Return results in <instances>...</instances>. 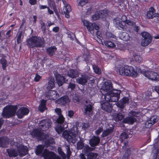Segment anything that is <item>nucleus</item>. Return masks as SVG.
Masks as SVG:
<instances>
[{"mask_svg":"<svg viewBox=\"0 0 159 159\" xmlns=\"http://www.w3.org/2000/svg\"><path fill=\"white\" fill-rule=\"evenodd\" d=\"M47 101L43 99L41 102V103L39 107V111L42 112H44L45 110L47 108L46 107V103Z\"/></svg>","mask_w":159,"mask_h":159,"instance_id":"obj_31","label":"nucleus"},{"mask_svg":"<svg viewBox=\"0 0 159 159\" xmlns=\"http://www.w3.org/2000/svg\"><path fill=\"white\" fill-rule=\"evenodd\" d=\"M84 143L83 140L80 139V141H78L77 143V148L78 149H82L84 146Z\"/></svg>","mask_w":159,"mask_h":159,"instance_id":"obj_43","label":"nucleus"},{"mask_svg":"<svg viewBox=\"0 0 159 159\" xmlns=\"http://www.w3.org/2000/svg\"><path fill=\"white\" fill-rule=\"evenodd\" d=\"M51 123L47 119H43L39 122V126L43 131H46L51 126Z\"/></svg>","mask_w":159,"mask_h":159,"instance_id":"obj_12","label":"nucleus"},{"mask_svg":"<svg viewBox=\"0 0 159 159\" xmlns=\"http://www.w3.org/2000/svg\"><path fill=\"white\" fill-rule=\"evenodd\" d=\"M121 39L125 41L129 40L130 38L129 34L126 32H123L120 35Z\"/></svg>","mask_w":159,"mask_h":159,"instance_id":"obj_35","label":"nucleus"},{"mask_svg":"<svg viewBox=\"0 0 159 159\" xmlns=\"http://www.w3.org/2000/svg\"><path fill=\"white\" fill-rule=\"evenodd\" d=\"M84 106L85 108L84 113L85 114L89 115L92 111L93 104L90 103L89 104L85 105Z\"/></svg>","mask_w":159,"mask_h":159,"instance_id":"obj_25","label":"nucleus"},{"mask_svg":"<svg viewBox=\"0 0 159 159\" xmlns=\"http://www.w3.org/2000/svg\"><path fill=\"white\" fill-rule=\"evenodd\" d=\"M23 32L22 31H19L16 34V38H17V44H20L22 41V39L23 37L21 38Z\"/></svg>","mask_w":159,"mask_h":159,"instance_id":"obj_38","label":"nucleus"},{"mask_svg":"<svg viewBox=\"0 0 159 159\" xmlns=\"http://www.w3.org/2000/svg\"><path fill=\"white\" fill-rule=\"evenodd\" d=\"M129 115L132 117L138 118V115L139 114V112L131 111L129 113Z\"/></svg>","mask_w":159,"mask_h":159,"instance_id":"obj_45","label":"nucleus"},{"mask_svg":"<svg viewBox=\"0 0 159 159\" xmlns=\"http://www.w3.org/2000/svg\"><path fill=\"white\" fill-rule=\"evenodd\" d=\"M137 120L135 118L132 117L131 116L126 117L124 118L123 120L124 123L132 124L136 122Z\"/></svg>","mask_w":159,"mask_h":159,"instance_id":"obj_24","label":"nucleus"},{"mask_svg":"<svg viewBox=\"0 0 159 159\" xmlns=\"http://www.w3.org/2000/svg\"><path fill=\"white\" fill-rule=\"evenodd\" d=\"M124 117V115L120 113L115 114L113 116L114 120L116 122L122 120Z\"/></svg>","mask_w":159,"mask_h":159,"instance_id":"obj_34","label":"nucleus"},{"mask_svg":"<svg viewBox=\"0 0 159 159\" xmlns=\"http://www.w3.org/2000/svg\"><path fill=\"white\" fill-rule=\"evenodd\" d=\"M142 37L143 38L141 41V45L143 46H146L151 42L152 37L150 34L147 32L144 31L141 33Z\"/></svg>","mask_w":159,"mask_h":159,"instance_id":"obj_7","label":"nucleus"},{"mask_svg":"<svg viewBox=\"0 0 159 159\" xmlns=\"http://www.w3.org/2000/svg\"><path fill=\"white\" fill-rule=\"evenodd\" d=\"M44 148L45 146L42 144H39L37 146L35 151L36 155L37 156L41 155L43 157V154L45 150V149H44Z\"/></svg>","mask_w":159,"mask_h":159,"instance_id":"obj_21","label":"nucleus"},{"mask_svg":"<svg viewBox=\"0 0 159 159\" xmlns=\"http://www.w3.org/2000/svg\"><path fill=\"white\" fill-rule=\"evenodd\" d=\"M120 90H114L111 92L106 93L104 97L106 101L101 103L102 109L107 112H111L113 106L109 102H117L120 98Z\"/></svg>","mask_w":159,"mask_h":159,"instance_id":"obj_1","label":"nucleus"},{"mask_svg":"<svg viewBox=\"0 0 159 159\" xmlns=\"http://www.w3.org/2000/svg\"><path fill=\"white\" fill-rule=\"evenodd\" d=\"M65 118L62 115L59 116L58 118L57 119V122L59 124H61L64 122Z\"/></svg>","mask_w":159,"mask_h":159,"instance_id":"obj_47","label":"nucleus"},{"mask_svg":"<svg viewBox=\"0 0 159 159\" xmlns=\"http://www.w3.org/2000/svg\"><path fill=\"white\" fill-rule=\"evenodd\" d=\"M17 109L16 106L7 105L3 108L2 115L7 118L12 117L15 115Z\"/></svg>","mask_w":159,"mask_h":159,"instance_id":"obj_4","label":"nucleus"},{"mask_svg":"<svg viewBox=\"0 0 159 159\" xmlns=\"http://www.w3.org/2000/svg\"><path fill=\"white\" fill-rule=\"evenodd\" d=\"M67 75L70 78H74L78 77L79 74L78 71L76 70L70 69L68 71Z\"/></svg>","mask_w":159,"mask_h":159,"instance_id":"obj_29","label":"nucleus"},{"mask_svg":"<svg viewBox=\"0 0 159 159\" xmlns=\"http://www.w3.org/2000/svg\"><path fill=\"white\" fill-rule=\"evenodd\" d=\"M70 102V99L67 95L61 97L57 100L58 103L61 106H64Z\"/></svg>","mask_w":159,"mask_h":159,"instance_id":"obj_17","label":"nucleus"},{"mask_svg":"<svg viewBox=\"0 0 159 159\" xmlns=\"http://www.w3.org/2000/svg\"><path fill=\"white\" fill-rule=\"evenodd\" d=\"M55 78L57 84L59 86H61L66 81V78L59 74L55 75Z\"/></svg>","mask_w":159,"mask_h":159,"instance_id":"obj_22","label":"nucleus"},{"mask_svg":"<svg viewBox=\"0 0 159 159\" xmlns=\"http://www.w3.org/2000/svg\"><path fill=\"white\" fill-rule=\"evenodd\" d=\"M115 21L116 23L115 25L119 30L123 31L126 30L127 26L125 24V23L120 19H115Z\"/></svg>","mask_w":159,"mask_h":159,"instance_id":"obj_16","label":"nucleus"},{"mask_svg":"<svg viewBox=\"0 0 159 159\" xmlns=\"http://www.w3.org/2000/svg\"><path fill=\"white\" fill-rule=\"evenodd\" d=\"M98 11H96L92 16V19L94 20H96L100 19Z\"/></svg>","mask_w":159,"mask_h":159,"instance_id":"obj_55","label":"nucleus"},{"mask_svg":"<svg viewBox=\"0 0 159 159\" xmlns=\"http://www.w3.org/2000/svg\"><path fill=\"white\" fill-rule=\"evenodd\" d=\"M56 129L58 134H60L63 131L64 129V127L63 126L60 125L57 127L56 128Z\"/></svg>","mask_w":159,"mask_h":159,"instance_id":"obj_53","label":"nucleus"},{"mask_svg":"<svg viewBox=\"0 0 159 159\" xmlns=\"http://www.w3.org/2000/svg\"><path fill=\"white\" fill-rule=\"evenodd\" d=\"M55 87L54 80L53 78H51L48 82L46 88L48 90L52 89Z\"/></svg>","mask_w":159,"mask_h":159,"instance_id":"obj_37","label":"nucleus"},{"mask_svg":"<svg viewBox=\"0 0 159 159\" xmlns=\"http://www.w3.org/2000/svg\"><path fill=\"white\" fill-rule=\"evenodd\" d=\"M88 80H89V84H90L92 86L95 83V78L93 76H88Z\"/></svg>","mask_w":159,"mask_h":159,"instance_id":"obj_44","label":"nucleus"},{"mask_svg":"<svg viewBox=\"0 0 159 159\" xmlns=\"http://www.w3.org/2000/svg\"><path fill=\"white\" fill-rule=\"evenodd\" d=\"M83 25L85 27L90 34H94V30H99V25L95 23H92L89 20L83 19L82 20Z\"/></svg>","mask_w":159,"mask_h":159,"instance_id":"obj_5","label":"nucleus"},{"mask_svg":"<svg viewBox=\"0 0 159 159\" xmlns=\"http://www.w3.org/2000/svg\"><path fill=\"white\" fill-rule=\"evenodd\" d=\"M88 2V0H80L78 3V5L80 6H83L86 4Z\"/></svg>","mask_w":159,"mask_h":159,"instance_id":"obj_54","label":"nucleus"},{"mask_svg":"<svg viewBox=\"0 0 159 159\" xmlns=\"http://www.w3.org/2000/svg\"><path fill=\"white\" fill-rule=\"evenodd\" d=\"M119 74L124 76H131L136 77L138 76V73L135 71V70L131 66H126L120 67L119 70Z\"/></svg>","mask_w":159,"mask_h":159,"instance_id":"obj_3","label":"nucleus"},{"mask_svg":"<svg viewBox=\"0 0 159 159\" xmlns=\"http://www.w3.org/2000/svg\"><path fill=\"white\" fill-rule=\"evenodd\" d=\"M8 144V141L7 138L4 137H0V147H7Z\"/></svg>","mask_w":159,"mask_h":159,"instance_id":"obj_33","label":"nucleus"},{"mask_svg":"<svg viewBox=\"0 0 159 159\" xmlns=\"http://www.w3.org/2000/svg\"><path fill=\"white\" fill-rule=\"evenodd\" d=\"M103 131V128L102 126L99 127L98 129H97L95 131V134L97 135H99Z\"/></svg>","mask_w":159,"mask_h":159,"instance_id":"obj_57","label":"nucleus"},{"mask_svg":"<svg viewBox=\"0 0 159 159\" xmlns=\"http://www.w3.org/2000/svg\"><path fill=\"white\" fill-rule=\"evenodd\" d=\"M94 34L93 35H96L98 37H101V32L99 30H94Z\"/></svg>","mask_w":159,"mask_h":159,"instance_id":"obj_60","label":"nucleus"},{"mask_svg":"<svg viewBox=\"0 0 159 159\" xmlns=\"http://www.w3.org/2000/svg\"><path fill=\"white\" fill-rule=\"evenodd\" d=\"M62 2L64 5L63 8V12L65 15V17L67 18H69L70 17L69 13L72 10L71 6L67 3L66 0H62Z\"/></svg>","mask_w":159,"mask_h":159,"instance_id":"obj_13","label":"nucleus"},{"mask_svg":"<svg viewBox=\"0 0 159 159\" xmlns=\"http://www.w3.org/2000/svg\"><path fill=\"white\" fill-rule=\"evenodd\" d=\"M57 50V48L55 46H51L47 48L46 52L48 55L51 57L55 54Z\"/></svg>","mask_w":159,"mask_h":159,"instance_id":"obj_32","label":"nucleus"},{"mask_svg":"<svg viewBox=\"0 0 159 159\" xmlns=\"http://www.w3.org/2000/svg\"><path fill=\"white\" fill-rule=\"evenodd\" d=\"M135 22L131 20L130 19H128L125 23V24L127 25H128L131 26H133L135 25Z\"/></svg>","mask_w":159,"mask_h":159,"instance_id":"obj_51","label":"nucleus"},{"mask_svg":"<svg viewBox=\"0 0 159 159\" xmlns=\"http://www.w3.org/2000/svg\"><path fill=\"white\" fill-rule=\"evenodd\" d=\"M129 103V98L128 97H124L116 104L117 107L120 110V111L122 112L123 109L125 107L126 104Z\"/></svg>","mask_w":159,"mask_h":159,"instance_id":"obj_10","label":"nucleus"},{"mask_svg":"<svg viewBox=\"0 0 159 159\" xmlns=\"http://www.w3.org/2000/svg\"><path fill=\"white\" fill-rule=\"evenodd\" d=\"M113 132V129L111 128H108L106 130H104L101 135L102 137H105L108 136L110 134L112 133Z\"/></svg>","mask_w":159,"mask_h":159,"instance_id":"obj_39","label":"nucleus"},{"mask_svg":"<svg viewBox=\"0 0 159 159\" xmlns=\"http://www.w3.org/2000/svg\"><path fill=\"white\" fill-rule=\"evenodd\" d=\"M64 137L66 139L67 141L73 143H75L77 140L76 138V134L70 131L64 132L62 134Z\"/></svg>","mask_w":159,"mask_h":159,"instance_id":"obj_6","label":"nucleus"},{"mask_svg":"<svg viewBox=\"0 0 159 159\" xmlns=\"http://www.w3.org/2000/svg\"><path fill=\"white\" fill-rule=\"evenodd\" d=\"M151 119H150V120H149L148 121H146L145 124L146 127L147 128H149L150 127L156 122V119H154L153 120V121L151 122Z\"/></svg>","mask_w":159,"mask_h":159,"instance_id":"obj_42","label":"nucleus"},{"mask_svg":"<svg viewBox=\"0 0 159 159\" xmlns=\"http://www.w3.org/2000/svg\"><path fill=\"white\" fill-rule=\"evenodd\" d=\"M135 71H136L138 74V73H140L143 75L144 72V71H143L139 67H136V70H135Z\"/></svg>","mask_w":159,"mask_h":159,"instance_id":"obj_62","label":"nucleus"},{"mask_svg":"<svg viewBox=\"0 0 159 159\" xmlns=\"http://www.w3.org/2000/svg\"><path fill=\"white\" fill-rule=\"evenodd\" d=\"M67 148H66L67 155L66 157L67 159H69L70 156L71 155V152L70 148L69 145H67Z\"/></svg>","mask_w":159,"mask_h":159,"instance_id":"obj_52","label":"nucleus"},{"mask_svg":"<svg viewBox=\"0 0 159 159\" xmlns=\"http://www.w3.org/2000/svg\"><path fill=\"white\" fill-rule=\"evenodd\" d=\"M59 154L62 157L63 159H66V157L64 152L62 150L61 148H59L58 149Z\"/></svg>","mask_w":159,"mask_h":159,"instance_id":"obj_48","label":"nucleus"},{"mask_svg":"<svg viewBox=\"0 0 159 159\" xmlns=\"http://www.w3.org/2000/svg\"><path fill=\"white\" fill-rule=\"evenodd\" d=\"M104 43L106 46L109 48H113L116 46L115 43L111 41V39H108L104 40Z\"/></svg>","mask_w":159,"mask_h":159,"instance_id":"obj_27","label":"nucleus"},{"mask_svg":"<svg viewBox=\"0 0 159 159\" xmlns=\"http://www.w3.org/2000/svg\"><path fill=\"white\" fill-rule=\"evenodd\" d=\"M155 12L156 10L153 7H152L149 8L146 14L147 18L149 19H152L156 17L157 13Z\"/></svg>","mask_w":159,"mask_h":159,"instance_id":"obj_20","label":"nucleus"},{"mask_svg":"<svg viewBox=\"0 0 159 159\" xmlns=\"http://www.w3.org/2000/svg\"><path fill=\"white\" fill-rule=\"evenodd\" d=\"M135 61L139 63H140L142 60V58L139 55L135 54L134 56Z\"/></svg>","mask_w":159,"mask_h":159,"instance_id":"obj_49","label":"nucleus"},{"mask_svg":"<svg viewBox=\"0 0 159 159\" xmlns=\"http://www.w3.org/2000/svg\"><path fill=\"white\" fill-rule=\"evenodd\" d=\"M43 156L44 159H61L59 156L57 155L54 152L50 151L47 149H45Z\"/></svg>","mask_w":159,"mask_h":159,"instance_id":"obj_8","label":"nucleus"},{"mask_svg":"<svg viewBox=\"0 0 159 159\" xmlns=\"http://www.w3.org/2000/svg\"><path fill=\"white\" fill-rule=\"evenodd\" d=\"M42 134L43 133L41 130L37 129H34L31 133V135L33 138H40Z\"/></svg>","mask_w":159,"mask_h":159,"instance_id":"obj_26","label":"nucleus"},{"mask_svg":"<svg viewBox=\"0 0 159 159\" xmlns=\"http://www.w3.org/2000/svg\"><path fill=\"white\" fill-rule=\"evenodd\" d=\"M6 57H2L0 60V63L2 65L3 70H6V68L8 66L7 61L6 59Z\"/></svg>","mask_w":159,"mask_h":159,"instance_id":"obj_30","label":"nucleus"},{"mask_svg":"<svg viewBox=\"0 0 159 159\" xmlns=\"http://www.w3.org/2000/svg\"><path fill=\"white\" fill-rule=\"evenodd\" d=\"M133 28V30L134 31L136 32L137 33L140 30V27L139 26H137L136 25V23H135V25H134L133 26H132Z\"/></svg>","mask_w":159,"mask_h":159,"instance_id":"obj_61","label":"nucleus"},{"mask_svg":"<svg viewBox=\"0 0 159 159\" xmlns=\"http://www.w3.org/2000/svg\"><path fill=\"white\" fill-rule=\"evenodd\" d=\"M17 150L20 157L25 156L28 153V149L26 147H25L24 145L18 148Z\"/></svg>","mask_w":159,"mask_h":159,"instance_id":"obj_23","label":"nucleus"},{"mask_svg":"<svg viewBox=\"0 0 159 159\" xmlns=\"http://www.w3.org/2000/svg\"><path fill=\"white\" fill-rule=\"evenodd\" d=\"M88 75L86 74L81 75L76 79L77 82L79 84L85 85L88 82Z\"/></svg>","mask_w":159,"mask_h":159,"instance_id":"obj_19","label":"nucleus"},{"mask_svg":"<svg viewBox=\"0 0 159 159\" xmlns=\"http://www.w3.org/2000/svg\"><path fill=\"white\" fill-rule=\"evenodd\" d=\"M75 87V84L70 82L68 86V88H70L71 90H74Z\"/></svg>","mask_w":159,"mask_h":159,"instance_id":"obj_63","label":"nucleus"},{"mask_svg":"<svg viewBox=\"0 0 159 159\" xmlns=\"http://www.w3.org/2000/svg\"><path fill=\"white\" fill-rule=\"evenodd\" d=\"M66 34L68 36V37L70 38L71 39H73V36L75 37V35L72 32L68 31Z\"/></svg>","mask_w":159,"mask_h":159,"instance_id":"obj_59","label":"nucleus"},{"mask_svg":"<svg viewBox=\"0 0 159 159\" xmlns=\"http://www.w3.org/2000/svg\"><path fill=\"white\" fill-rule=\"evenodd\" d=\"M143 75L152 80H159V75L157 73L153 71H145Z\"/></svg>","mask_w":159,"mask_h":159,"instance_id":"obj_9","label":"nucleus"},{"mask_svg":"<svg viewBox=\"0 0 159 159\" xmlns=\"http://www.w3.org/2000/svg\"><path fill=\"white\" fill-rule=\"evenodd\" d=\"M6 152L9 157H15L18 155L17 152L13 148L7 149Z\"/></svg>","mask_w":159,"mask_h":159,"instance_id":"obj_28","label":"nucleus"},{"mask_svg":"<svg viewBox=\"0 0 159 159\" xmlns=\"http://www.w3.org/2000/svg\"><path fill=\"white\" fill-rule=\"evenodd\" d=\"M98 156L97 153L90 152L87 154V156L88 159H96Z\"/></svg>","mask_w":159,"mask_h":159,"instance_id":"obj_41","label":"nucleus"},{"mask_svg":"<svg viewBox=\"0 0 159 159\" xmlns=\"http://www.w3.org/2000/svg\"><path fill=\"white\" fill-rule=\"evenodd\" d=\"M93 69L95 73L98 74H100L101 73V71L98 66L94 65L93 66Z\"/></svg>","mask_w":159,"mask_h":159,"instance_id":"obj_46","label":"nucleus"},{"mask_svg":"<svg viewBox=\"0 0 159 159\" xmlns=\"http://www.w3.org/2000/svg\"><path fill=\"white\" fill-rule=\"evenodd\" d=\"M121 139V141L123 142L125 139L128 138V134L125 132L122 133L120 136Z\"/></svg>","mask_w":159,"mask_h":159,"instance_id":"obj_50","label":"nucleus"},{"mask_svg":"<svg viewBox=\"0 0 159 159\" xmlns=\"http://www.w3.org/2000/svg\"><path fill=\"white\" fill-rule=\"evenodd\" d=\"M46 97L48 99L55 100L57 98L58 94L56 91L49 90L48 92L45 93Z\"/></svg>","mask_w":159,"mask_h":159,"instance_id":"obj_15","label":"nucleus"},{"mask_svg":"<svg viewBox=\"0 0 159 159\" xmlns=\"http://www.w3.org/2000/svg\"><path fill=\"white\" fill-rule=\"evenodd\" d=\"M55 111L56 113L58 116L62 115V114H61V109L58 108H57L55 109Z\"/></svg>","mask_w":159,"mask_h":159,"instance_id":"obj_64","label":"nucleus"},{"mask_svg":"<svg viewBox=\"0 0 159 159\" xmlns=\"http://www.w3.org/2000/svg\"><path fill=\"white\" fill-rule=\"evenodd\" d=\"M29 109L25 107L20 108L17 111L16 115L19 119L22 118L25 116L27 115L29 112Z\"/></svg>","mask_w":159,"mask_h":159,"instance_id":"obj_11","label":"nucleus"},{"mask_svg":"<svg viewBox=\"0 0 159 159\" xmlns=\"http://www.w3.org/2000/svg\"><path fill=\"white\" fill-rule=\"evenodd\" d=\"M55 143L54 139L53 138H50L44 141V146L46 148H48L50 146L51 144L52 145Z\"/></svg>","mask_w":159,"mask_h":159,"instance_id":"obj_36","label":"nucleus"},{"mask_svg":"<svg viewBox=\"0 0 159 159\" xmlns=\"http://www.w3.org/2000/svg\"><path fill=\"white\" fill-rule=\"evenodd\" d=\"M100 141V137L98 136H93L89 141V144L92 147H95L98 145Z\"/></svg>","mask_w":159,"mask_h":159,"instance_id":"obj_14","label":"nucleus"},{"mask_svg":"<svg viewBox=\"0 0 159 159\" xmlns=\"http://www.w3.org/2000/svg\"><path fill=\"white\" fill-rule=\"evenodd\" d=\"M41 78L42 77L38 73H36L34 80L35 82H39Z\"/></svg>","mask_w":159,"mask_h":159,"instance_id":"obj_58","label":"nucleus"},{"mask_svg":"<svg viewBox=\"0 0 159 159\" xmlns=\"http://www.w3.org/2000/svg\"><path fill=\"white\" fill-rule=\"evenodd\" d=\"M100 18H104L107 15V11L106 10H102L98 11Z\"/></svg>","mask_w":159,"mask_h":159,"instance_id":"obj_40","label":"nucleus"},{"mask_svg":"<svg viewBox=\"0 0 159 159\" xmlns=\"http://www.w3.org/2000/svg\"><path fill=\"white\" fill-rule=\"evenodd\" d=\"M112 89V84L111 81H107L105 82L103 85L102 87V89L107 92V93L111 92L113 91V89L111 90Z\"/></svg>","mask_w":159,"mask_h":159,"instance_id":"obj_18","label":"nucleus"},{"mask_svg":"<svg viewBox=\"0 0 159 159\" xmlns=\"http://www.w3.org/2000/svg\"><path fill=\"white\" fill-rule=\"evenodd\" d=\"M26 45L30 48H43L45 46V40L43 38L36 36H32L26 40Z\"/></svg>","mask_w":159,"mask_h":159,"instance_id":"obj_2","label":"nucleus"},{"mask_svg":"<svg viewBox=\"0 0 159 159\" xmlns=\"http://www.w3.org/2000/svg\"><path fill=\"white\" fill-rule=\"evenodd\" d=\"M106 37L108 39H110V38H115L116 37L114 34L111 33L109 32H107L106 33Z\"/></svg>","mask_w":159,"mask_h":159,"instance_id":"obj_56","label":"nucleus"}]
</instances>
